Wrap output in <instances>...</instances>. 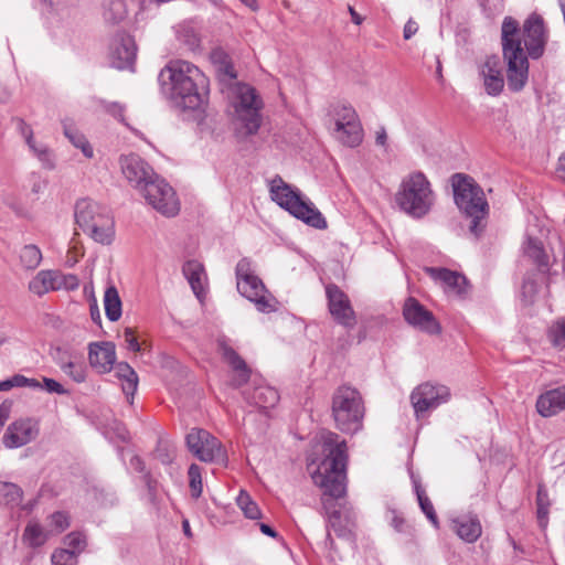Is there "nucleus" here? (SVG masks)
I'll use <instances>...</instances> for the list:
<instances>
[{"mask_svg": "<svg viewBox=\"0 0 565 565\" xmlns=\"http://www.w3.org/2000/svg\"><path fill=\"white\" fill-rule=\"evenodd\" d=\"M543 18L532 13L520 29L519 22L505 17L501 26L503 58L507 62V81L510 90L521 92L529 79V60L540 58L547 43Z\"/></svg>", "mask_w": 565, "mask_h": 565, "instance_id": "obj_1", "label": "nucleus"}, {"mask_svg": "<svg viewBox=\"0 0 565 565\" xmlns=\"http://www.w3.org/2000/svg\"><path fill=\"white\" fill-rule=\"evenodd\" d=\"M164 95L182 110H200L207 103L209 78L194 64L171 61L159 74Z\"/></svg>", "mask_w": 565, "mask_h": 565, "instance_id": "obj_2", "label": "nucleus"}, {"mask_svg": "<svg viewBox=\"0 0 565 565\" xmlns=\"http://www.w3.org/2000/svg\"><path fill=\"white\" fill-rule=\"evenodd\" d=\"M320 443L324 458L311 478L323 490V494L333 499L341 498L347 492V444L332 431H322Z\"/></svg>", "mask_w": 565, "mask_h": 565, "instance_id": "obj_3", "label": "nucleus"}, {"mask_svg": "<svg viewBox=\"0 0 565 565\" xmlns=\"http://www.w3.org/2000/svg\"><path fill=\"white\" fill-rule=\"evenodd\" d=\"M454 200L460 212L471 220L469 231L478 237L483 228L489 205L482 188L469 175L455 173L451 177Z\"/></svg>", "mask_w": 565, "mask_h": 565, "instance_id": "obj_4", "label": "nucleus"}, {"mask_svg": "<svg viewBox=\"0 0 565 565\" xmlns=\"http://www.w3.org/2000/svg\"><path fill=\"white\" fill-rule=\"evenodd\" d=\"M268 186L271 200L281 209L309 226L327 228L328 224L321 212L297 188L285 182L279 175L273 178Z\"/></svg>", "mask_w": 565, "mask_h": 565, "instance_id": "obj_5", "label": "nucleus"}, {"mask_svg": "<svg viewBox=\"0 0 565 565\" xmlns=\"http://www.w3.org/2000/svg\"><path fill=\"white\" fill-rule=\"evenodd\" d=\"M396 203L407 215L422 218L435 204L431 184L423 172L406 175L396 193Z\"/></svg>", "mask_w": 565, "mask_h": 565, "instance_id": "obj_6", "label": "nucleus"}, {"mask_svg": "<svg viewBox=\"0 0 565 565\" xmlns=\"http://www.w3.org/2000/svg\"><path fill=\"white\" fill-rule=\"evenodd\" d=\"M331 412L337 428L342 433L359 431L364 417V405L360 392L348 385L339 386L332 395Z\"/></svg>", "mask_w": 565, "mask_h": 565, "instance_id": "obj_7", "label": "nucleus"}, {"mask_svg": "<svg viewBox=\"0 0 565 565\" xmlns=\"http://www.w3.org/2000/svg\"><path fill=\"white\" fill-rule=\"evenodd\" d=\"M76 224L95 242L110 244L114 237V221L105 207L83 199L75 205Z\"/></svg>", "mask_w": 565, "mask_h": 565, "instance_id": "obj_8", "label": "nucleus"}, {"mask_svg": "<svg viewBox=\"0 0 565 565\" xmlns=\"http://www.w3.org/2000/svg\"><path fill=\"white\" fill-rule=\"evenodd\" d=\"M235 271L238 292L254 302L259 311H273L274 305L271 303V297L264 282L254 274L250 262L247 258L241 259L236 265Z\"/></svg>", "mask_w": 565, "mask_h": 565, "instance_id": "obj_9", "label": "nucleus"}, {"mask_svg": "<svg viewBox=\"0 0 565 565\" xmlns=\"http://www.w3.org/2000/svg\"><path fill=\"white\" fill-rule=\"evenodd\" d=\"M233 106L235 109V117L245 129V134H256L262 122L259 114L262 100L257 96L255 88L247 84L236 85Z\"/></svg>", "mask_w": 565, "mask_h": 565, "instance_id": "obj_10", "label": "nucleus"}, {"mask_svg": "<svg viewBox=\"0 0 565 565\" xmlns=\"http://www.w3.org/2000/svg\"><path fill=\"white\" fill-rule=\"evenodd\" d=\"M140 194L152 209L167 217L175 216L180 211L175 191L158 174L143 186Z\"/></svg>", "mask_w": 565, "mask_h": 565, "instance_id": "obj_11", "label": "nucleus"}, {"mask_svg": "<svg viewBox=\"0 0 565 565\" xmlns=\"http://www.w3.org/2000/svg\"><path fill=\"white\" fill-rule=\"evenodd\" d=\"M449 398L450 391L447 386L431 383L418 385L411 394V403L418 419L447 403Z\"/></svg>", "mask_w": 565, "mask_h": 565, "instance_id": "obj_12", "label": "nucleus"}, {"mask_svg": "<svg viewBox=\"0 0 565 565\" xmlns=\"http://www.w3.org/2000/svg\"><path fill=\"white\" fill-rule=\"evenodd\" d=\"M334 137L344 146L355 148L363 140V129L356 111L347 105L335 111Z\"/></svg>", "mask_w": 565, "mask_h": 565, "instance_id": "obj_13", "label": "nucleus"}, {"mask_svg": "<svg viewBox=\"0 0 565 565\" xmlns=\"http://www.w3.org/2000/svg\"><path fill=\"white\" fill-rule=\"evenodd\" d=\"M186 445L190 451L201 461L213 462L224 456L221 443L202 428L191 429L186 435Z\"/></svg>", "mask_w": 565, "mask_h": 565, "instance_id": "obj_14", "label": "nucleus"}, {"mask_svg": "<svg viewBox=\"0 0 565 565\" xmlns=\"http://www.w3.org/2000/svg\"><path fill=\"white\" fill-rule=\"evenodd\" d=\"M326 297L331 317L337 323L352 329L356 323V318L348 295L335 284H328Z\"/></svg>", "mask_w": 565, "mask_h": 565, "instance_id": "obj_15", "label": "nucleus"}, {"mask_svg": "<svg viewBox=\"0 0 565 565\" xmlns=\"http://www.w3.org/2000/svg\"><path fill=\"white\" fill-rule=\"evenodd\" d=\"M119 164L124 178L139 192L157 175L152 167L136 153L121 156Z\"/></svg>", "mask_w": 565, "mask_h": 565, "instance_id": "obj_16", "label": "nucleus"}, {"mask_svg": "<svg viewBox=\"0 0 565 565\" xmlns=\"http://www.w3.org/2000/svg\"><path fill=\"white\" fill-rule=\"evenodd\" d=\"M40 433L39 423L30 417L12 422L6 429L2 444L8 449L23 447L33 441Z\"/></svg>", "mask_w": 565, "mask_h": 565, "instance_id": "obj_17", "label": "nucleus"}, {"mask_svg": "<svg viewBox=\"0 0 565 565\" xmlns=\"http://www.w3.org/2000/svg\"><path fill=\"white\" fill-rule=\"evenodd\" d=\"M403 316L409 324L427 333L435 334L440 330L439 323L433 313L415 298H408L405 301Z\"/></svg>", "mask_w": 565, "mask_h": 565, "instance_id": "obj_18", "label": "nucleus"}, {"mask_svg": "<svg viewBox=\"0 0 565 565\" xmlns=\"http://www.w3.org/2000/svg\"><path fill=\"white\" fill-rule=\"evenodd\" d=\"M479 77L482 79L484 90L490 96H498L504 87L501 61L499 56L491 55L479 66Z\"/></svg>", "mask_w": 565, "mask_h": 565, "instance_id": "obj_19", "label": "nucleus"}, {"mask_svg": "<svg viewBox=\"0 0 565 565\" xmlns=\"http://www.w3.org/2000/svg\"><path fill=\"white\" fill-rule=\"evenodd\" d=\"M426 273L434 281L439 282L447 294L457 297H465L468 294V282L461 274L441 267H427Z\"/></svg>", "mask_w": 565, "mask_h": 565, "instance_id": "obj_20", "label": "nucleus"}, {"mask_svg": "<svg viewBox=\"0 0 565 565\" xmlns=\"http://www.w3.org/2000/svg\"><path fill=\"white\" fill-rule=\"evenodd\" d=\"M218 348L223 359L230 364L233 370V377L231 384L234 387H241L246 384L250 376V370L246 362L238 355V353L230 347L225 341H218Z\"/></svg>", "mask_w": 565, "mask_h": 565, "instance_id": "obj_21", "label": "nucleus"}, {"mask_svg": "<svg viewBox=\"0 0 565 565\" xmlns=\"http://www.w3.org/2000/svg\"><path fill=\"white\" fill-rule=\"evenodd\" d=\"M89 364L100 373L111 370L116 361V350L113 342H93L88 348Z\"/></svg>", "mask_w": 565, "mask_h": 565, "instance_id": "obj_22", "label": "nucleus"}, {"mask_svg": "<svg viewBox=\"0 0 565 565\" xmlns=\"http://www.w3.org/2000/svg\"><path fill=\"white\" fill-rule=\"evenodd\" d=\"M137 55V46L129 35L121 36L111 50L113 65L118 70L131 68Z\"/></svg>", "mask_w": 565, "mask_h": 565, "instance_id": "obj_23", "label": "nucleus"}, {"mask_svg": "<svg viewBox=\"0 0 565 565\" xmlns=\"http://www.w3.org/2000/svg\"><path fill=\"white\" fill-rule=\"evenodd\" d=\"M536 409L543 417H551L565 411V385L541 394L536 401Z\"/></svg>", "mask_w": 565, "mask_h": 565, "instance_id": "obj_24", "label": "nucleus"}, {"mask_svg": "<svg viewBox=\"0 0 565 565\" xmlns=\"http://www.w3.org/2000/svg\"><path fill=\"white\" fill-rule=\"evenodd\" d=\"M182 271L193 294L202 302L206 297L207 285V276L203 265L198 260H189L183 265Z\"/></svg>", "mask_w": 565, "mask_h": 565, "instance_id": "obj_25", "label": "nucleus"}, {"mask_svg": "<svg viewBox=\"0 0 565 565\" xmlns=\"http://www.w3.org/2000/svg\"><path fill=\"white\" fill-rule=\"evenodd\" d=\"M20 131H21V135L23 136L26 145L29 146L30 150L42 162L43 167L46 169H53L54 168V154H53V151L47 147V145H45L43 142H38L33 138L32 128L29 125H26L24 121H21V124H20Z\"/></svg>", "mask_w": 565, "mask_h": 565, "instance_id": "obj_26", "label": "nucleus"}, {"mask_svg": "<svg viewBox=\"0 0 565 565\" xmlns=\"http://www.w3.org/2000/svg\"><path fill=\"white\" fill-rule=\"evenodd\" d=\"M452 530L461 540L468 543L476 542L482 533L478 518L469 515H462L455 519L452 521Z\"/></svg>", "mask_w": 565, "mask_h": 565, "instance_id": "obj_27", "label": "nucleus"}, {"mask_svg": "<svg viewBox=\"0 0 565 565\" xmlns=\"http://www.w3.org/2000/svg\"><path fill=\"white\" fill-rule=\"evenodd\" d=\"M57 277V270H41L30 280L29 290L36 296H43L50 291L58 290Z\"/></svg>", "mask_w": 565, "mask_h": 565, "instance_id": "obj_28", "label": "nucleus"}, {"mask_svg": "<svg viewBox=\"0 0 565 565\" xmlns=\"http://www.w3.org/2000/svg\"><path fill=\"white\" fill-rule=\"evenodd\" d=\"M522 249L524 255L532 259L533 263L539 267L540 271H548L550 260L541 241L527 235L522 245Z\"/></svg>", "mask_w": 565, "mask_h": 565, "instance_id": "obj_29", "label": "nucleus"}, {"mask_svg": "<svg viewBox=\"0 0 565 565\" xmlns=\"http://www.w3.org/2000/svg\"><path fill=\"white\" fill-rule=\"evenodd\" d=\"M115 375L121 382V388L127 398H134L139 382L136 371L128 363L120 362L115 367ZM129 402L132 403V399Z\"/></svg>", "mask_w": 565, "mask_h": 565, "instance_id": "obj_30", "label": "nucleus"}, {"mask_svg": "<svg viewBox=\"0 0 565 565\" xmlns=\"http://www.w3.org/2000/svg\"><path fill=\"white\" fill-rule=\"evenodd\" d=\"M63 132L65 137L76 147L82 150L86 158L93 157V149L86 140L85 136L78 131L75 125L70 119L62 120Z\"/></svg>", "mask_w": 565, "mask_h": 565, "instance_id": "obj_31", "label": "nucleus"}, {"mask_svg": "<svg viewBox=\"0 0 565 565\" xmlns=\"http://www.w3.org/2000/svg\"><path fill=\"white\" fill-rule=\"evenodd\" d=\"M128 15L125 0H108L104 6L103 17L107 23L118 24Z\"/></svg>", "mask_w": 565, "mask_h": 565, "instance_id": "obj_32", "label": "nucleus"}, {"mask_svg": "<svg viewBox=\"0 0 565 565\" xmlns=\"http://www.w3.org/2000/svg\"><path fill=\"white\" fill-rule=\"evenodd\" d=\"M210 60L220 74L228 78L236 77L231 57L225 50L222 47L213 49L210 53Z\"/></svg>", "mask_w": 565, "mask_h": 565, "instance_id": "obj_33", "label": "nucleus"}, {"mask_svg": "<svg viewBox=\"0 0 565 565\" xmlns=\"http://www.w3.org/2000/svg\"><path fill=\"white\" fill-rule=\"evenodd\" d=\"M105 313L108 320L117 321L121 317V300L116 287L110 286L104 295Z\"/></svg>", "mask_w": 565, "mask_h": 565, "instance_id": "obj_34", "label": "nucleus"}, {"mask_svg": "<svg viewBox=\"0 0 565 565\" xmlns=\"http://www.w3.org/2000/svg\"><path fill=\"white\" fill-rule=\"evenodd\" d=\"M414 490L418 500V504L420 510L426 515V518L430 521L435 529L439 527V521L434 509V505L430 499L426 495L425 490L422 488L420 483L413 477Z\"/></svg>", "mask_w": 565, "mask_h": 565, "instance_id": "obj_35", "label": "nucleus"}, {"mask_svg": "<svg viewBox=\"0 0 565 565\" xmlns=\"http://www.w3.org/2000/svg\"><path fill=\"white\" fill-rule=\"evenodd\" d=\"M252 402L262 408L274 407L278 401V392L270 386H258L253 391L250 396Z\"/></svg>", "mask_w": 565, "mask_h": 565, "instance_id": "obj_36", "label": "nucleus"}, {"mask_svg": "<svg viewBox=\"0 0 565 565\" xmlns=\"http://www.w3.org/2000/svg\"><path fill=\"white\" fill-rule=\"evenodd\" d=\"M19 257L22 267L26 270L38 268L42 262L41 249L34 244L23 246L20 250Z\"/></svg>", "mask_w": 565, "mask_h": 565, "instance_id": "obj_37", "label": "nucleus"}, {"mask_svg": "<svg viewBox=\"0 0 565 565\" xmlns=\"http://www.w3.org/2000/svg\"><path fill=\"white\" fill-rule=\"evenodd\" d=\"M47 540V533L36 522H30L24 529L23 541L31 547H39Z\"/></svg>", "mask_w": 565, "mask_h": 565, "instance_id": "obj_38", "label": "nucleus"}, {"mask_svg": "<svg viewBox=\"0 0 565 565\" xmlns=\"http://www.w3.org/2000/svg\"><path fill=\"white\" fill-rule=\"evenodd\" d=\"M22 495L23 491L18 484L0 481V503L18 505Z\"/></svg>", "mask_w": 565, "mask_h": 565, "instance_id": "obj_39", "label": "nucleus"}, {"mask_svg": "<svg viewBox=\"0 0 565 565\" xmlns=\"http://www.w3.org/2000/svg\"><path fill=\"white\" fill-rule=\"evenodd\" d=\"M539 290H540L539 274H536V273L529 274L524 278L523 284H522V288H521L522 300L526 305L533 303Z\"/></svg>", "mask_w": 565, "mask_h": 565, "instance_id": "obj_40", "label": "nucleus"}, {"mask_svg": "<svg viewBox=\"0 0 565 565\" xmlns=\"http://www.w3.org/2000/svg\"><path fill=\"white\" fill-rule=\"evenodd\" d=\"M236 503L246 518L257 520L262 516V512L257 503L252 500L247 492L241 491L236 498Z\"/></svg>", "mask_w": 565, "mask_h": 565, "instance_id": "obj_41", "label": "nucleus"}, {"mask_svg": "<svg viewBox=\"0 0 565 565\" xmlns=\"http://www.w3.org/2000/svg\"><path fill=\"white\" fill-rule=\"evenodd\" d=\"M61 370L74 382L82 383L86 379V366L82 362H58Z\"/></svg>", "mask_w": 565, "mask_h": 565, "instance_id": "obj_42", "label": "nucleus"}, {"mask_svg": "<svg viewBox=\"0 0 565 565\" xmlns=\"http://www.w3.org/2000/svg\"><path fill=\"white\" fill-rule=\"evenodd\" d=\"M98 107L100 110L105 111L109 116L114 117L118 121L122 122L124 125L128 126L125 121V110L126 106L118 102H108L105 99L98 100Z\"/></svg>", "mask_w": 565, "mask_h": 565, "instance_id": "obj_43", "label": "nucleus"}, {"mask_svg": "<svg viewBox=\"0 0 565 565\" xmlns=\"http://www.w3.org/2000/svg\"><path fill=\"white\" fill-rule=\"evenodd\" d=\"M537 504V520L542 527H545L548 522V497L547 492L543 487H540L536 495Z\"/></svg>", "mask_w": 565, "mask_h": 565, "instance_id": "obj_44", "label": "nucleus"}, {"mask_svg": "<svg viewBox=\"0 0 565 565\" xmlns=\"http://www.w3.org/2000/svg\"><path fill=\"white\" fill-rule=\"evenodd\" d=\"M188 476L191 494L193 498L198 499L202 494L203 490L201 468L198 465L192 463L189 467Z\"/></svg>", "mask_w": 565, "mask_h": 565, "instance_id": "obj_45", "label": "nucleus"}, {"mask_svg": "<svg viewBox=\"0 0 565 565\" xmlns=\"http://www.w3.org/2000/svg\"><path fill=\"white\" fill-rule=\"evenodd\" d=\"M548 338L554 347L565 348V319L556 321L550 328Z\"/></svg>", "mask_w": 565, "mask_h": 565, "instance_id": "obj_46", "label": "nucleus"}, {"mask_svg": "<svg viewBox=\"0 0 565 565\" xmlns=\"http://www.w3.org/2000/svg\"><path fill=\"white\" fill-rule=\"evenodd\" d=\"M64 543L67 546L66 548H68L70 552H74L76 556L86 547V539L79 532H72L66 535Z\"/></svg>", "mask_w": 565, "mask_h": 565, "instance_id": "obj_47", "label": "nucleus"}, {"mask_svg": "<svg viewBox=\"0 0 565 565\" xmlns=\"http://www.w3.org/2000/svg\"><path fill=\"white\" fill-rule=\"evenodd\" d=\"M51 561L53 565H77V556L68 548L56 550L52 554Z\"/></svg>", "mask_w": 565, "mask_h": 565, "instance_id": "obj_48", "label": "nucleus"}, {"mask_svg": "<svg viewBox=\"0 0 565 565\" xmlns=\"http://www.w3.org/2000/svg\"><path fill=\"white\" fill-rule=\"evenodd\" d=\"M51 526L55 533H61L70 526V516L63 511H57L51 514Z\"/></svg>", "mask_w": 565, "mask_h": 565, "instance_id": "obj_49", "label": "nucleus"}, {"mask_svg": "<svg viewBox=\"0 0 565 565\" xmlns=\"http://www.w3.org/2000/svg\"><path fill=\"white\" fill-rule=\"evenodd\" d=\"M57 281L58 290H75L79 286L77 276L73 274H62L58 271Z\"/></svg>", "mask_w": 565, "mask_h": 565, "instance_id": "obj_50", "label": "nucleus"}, {"mask_svg": "<svg viewBox=\"0 0 565 565\" xmlns=\"http://www.w3.org/2000/svg\"><path fill=\"white\" fill-rule=\"evenodd\" d=\"M122 338L128 350L134 352H139L141 350L138 339L136 338L135 332L131 328H125Z\"/></svg>", "mask_w": 565, "mask_h": 565, "instance_id": "obj_51", "label": "nucleus"}, {"mask_svg": "<svg viewBox=\"0 0 565 565\" xmlns=\"http://www.w3.org/2000/svg\"><path fill=\"white\" fill-rule=\"evenodd\" d=\"M42 388H45L49 393L67 394V391L57 381L49 377L43 379Z\"/></svg>", "mask_w": 565, "mask_h": 565, "instance_id": "obj_52", "label": "nucleus"}, {"mask_svg": "<svg viewBox=\"0 0 565 565\" xmlns=\"http://www.w3.org/2000/svg\"><path fill=\"white\" fill-rule=\"evenodd\" d=\"M418 31V24L413 19H409L405 25L403 31V36L405 40H409L413 35Z\"/></svg>", "mask_w": 565, "mask_h": 565, "instance_id": "obj_53", "label": "nucleus"}, {"mask_svg": "<svg viewBox=\"0 0 565 565\" xmlns=\"http://www.w3.org/2000/svg\"><path fill=\"white\" fill-rule=\"evenodd\" d=\"M129 465L130 467L136 470L137 472H140V473H143L145 470H146V466H145V462L142 461V459L137 456V455H132L130 460H129Z\"/></svg>", "mask_w": 565, "mask_h": 565, "instance_id": "obj_54", "label": "nucleus"}, {"mask_svg": "<svg viewBox=\"0 0 565 565\" xmlns=\"http://www.w3.org/2000/svg\"><path fill=\"white\" fill-rule=\"evenodd\" d=\"M375 143L380 147H387V134L384 127H380L375 132Z\"/></svg>", "mask_w": 565, "mask_h": 565, "instance_id": "obj_55", "label": "nucleus"}, {"mask_svg": "<svg viewBox=\"0 0 565 565\" xmlns=\"http://www.w3.org/2000/svg\"><path fill=\"white\" fill-rule=\"evenodd\" d=\"M11 414V406L7 403L0 404V426H3Z\"/></svg>", "mask_w": 565, "mask_h": 565, "instance_id": "obj_56", "label": "nucleus"}, {"mask_svg": "<svg viewBox=\"0 0 565 565\" xmlns=\"http://www.w3.org/2000/svg\"><path fill=\"white\" fill-rule=\"evenodd\" d=\"M183 41L190 50H194L199 46V39L193 32H186Z\"/></svg>", "mask_w": 565, "mask_h": 565, "instance_id": "obj_57", "label": "nucleus"}, {"mask_svg": "<svg viewBox=\"0 0 565 565\" xmlns=\"http://www.w3.org/2000/svg\"><path fill=\"white\" fill-rule=\"evenodd\" d=\"M556 173H557V177L565 182V153H563L558 158V164H557V168H556Z\"/></svg>", "mask_w": 565, "mask_h": 565, "instance_id": "obj_58", "label": "nucleus"}, {"mask_svg": "<svg viewBox=\"0 0 565 565\" xmlns=\"http://www.w3.org/2000/svg\"><path fill=\"white\" fill-rule=\"evenodd\" d=\"M259 530L263 534L276 539L278 537V533L268 524L266 523H259Z\"/></svg>", "mask_w": 565, "mask_h": 565, "instance_id": "obj_59", "label": "nucleus"}, {"mask_svg": "<svg viewBox=\"0 0 565 565\" xmlns=\"http://www.w3.org/2000/svg\"><path fill=\"white\" fill-rule=\"evenodd\" d=\"M13 387H25V383H28V377L17 374L11 377Z\"/></svg>", "mask_w": 565, "mask_h": 565, "instance_id": "obj_60", "label": "nucleus"}, {"mask_svg": "<svg viewBox=\"0 0 565 565\" xmlns=\"http://www.w3.org/2000/svg\"><path fill=\"white\" fill-rule=\"evenodd\" d=\"M90 317L92 320L97 323H99L102 320L96 300H94L93 303L90 305Z\"/></svg>", "mask_w": 565, "mask_h": 565, "instance_id": "obj_61", "label": "nucleus"}, {"mask_svg": "<svg viewBox=\"0 0 565 565\" xmlns=\"http://www.w3.org/2000/svg\"><path fill=\"white\" fill-rule=\"evenodd\" d=\"M349 11H350V14H351V18H352V21L355 23V24H361L363 19L361 18V15L352 8L350 7L349 8Z\"/></svg>", "mask_w": 565, "mask_h": 565, "instance_id": "obj_62", "label": "nucleus"}, {"mask_svg": "<svg viewBox=\"0 0 565 565\" xmlns=\"http://www.w3.org/2000/svg\"><path fill=\"white\" fill-rule=\"evenodd\" d=\"M13 386H12V381L11 379H8L6 381H1L0 382V392H6V391H9L11 390Z\"/></svg>", "mask_w": 565, "mask_h": 565, "instance_id": "obj_63", "label": "nucleus"}, {"mask_svg": "<svg viewBox=\"0 0 565 565\" xmlns=\"http://www.w3.org/2000/svg\"><path fill=\"white\" fill-rule=\"evenodd\" d=\"M25 387L42 388V384L35 379L28 377V383H25Z\"/></svg>", "mask_w": 565, "mask_h": 565, "instance_id": "obj_64", "label": "nucleus"}]
</instances>
